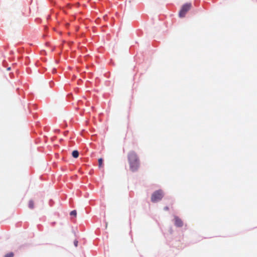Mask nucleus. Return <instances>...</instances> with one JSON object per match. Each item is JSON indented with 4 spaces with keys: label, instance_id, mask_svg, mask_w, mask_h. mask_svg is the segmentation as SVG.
<instances>
[{
    "label": "nucleus",
    "instance_id": "f257e3e1",
    "mask_svg": "<svg viewBox=\"0 0 257 257\" xmlns=\"http://www.w3.org/2000/svg\"><path fill=\"white\" fill-rule=\"evenodd\" d=\"M128 161L132 171H136L140 166V160L137 153L133 151H130L127 155Z\"/></svg>",
    "mask_w": 257,
    "mask_h": 257
},
{
    "label": "nucleus",
    "instance_id": "f03ea898",
    "mask_svg": "<svg viewBox=\"0 0 257 257\" xmlns=\"http://www.w3.org/2000/svg\"><path fill=\"white\" fill-rule=\"evenodd\" d=\"M163 192L161 190L154 192L151 196V201L153 202H156L161 200L163 197Z\"/></svg>",
    "mask_w": 257,
    "mask_h": 257
},
{
    "label": "nucleus",
    "instance_id": "7ed1b4c3",
    "mask_svg": "<svg viewBox=\"0 0 257 257\" xmlns=\"http://www.w3.org/2000/svg\"><path fill=\"white\" fill-rule=\"evenodd\" d=\"M192 7V5L191 3H186L185 4H184L181 10L180 11V12H179V17H181V18H183L184 17H185L186 13L190 10L191 8Z\"/></svg>",
    "mask_w": 257,
    "mask_h": 257
},
{
    "label": "nucleus",
    "instance_id": "20e7f679",
    "mask_svg": "<svg viewBox=\"0 0 257 257\" xmlns=\"http://www.w3.org/2000/svg\"><path fill=\"white\" fill-rule=\"evenodd\" d=\"M175 225L177 227H182L183 225V222L180 218L177 216H175L174 218Z\"/></svg>",
    "mask_w": 257,
    "mask_h": 257
},
{
    "label": "nucleus",
    "instance_id": "39448f33",
    "mask_svg": "<svg viewBox=\"0 0 257 257\" xmlns=\"http://www.w3.org/2000/svg\"><path fill=\"white\" fill-rule=\"evenodd\" d=\"M70 219L71 220H73L75 219L77 216V211L76 210H74L70 212Z\"/></svg>",
    "mask_w": 257,
    "mask_h": 257
},
{
    "label": "nucleus",
    "instance_id": "423d86ee",
    "mask_svg": "<svg viewBox=\"0 0 257 257\" xmlns=\"http://www.w3.org/2000/svg\"><path fill=\"white\" fill-rule=\"evenodd\" d=\"M28 206L30 209H33L34 207V202L32 200H30L28 203Z\"/></svg>",
    "mask_w": 257,
    "mask_h": 257
},
{
    "label": "nucleus",
    "instance_id": "0eeeda50",
    "mask_svg": "<svg viewBox=\"0 0 257 257\" xmlns=\"http://www.w3.org/2000/svg\"><path fill=\"white\" fill-rule=\"evenodd\" d=\"M72 155L74 158H77L79 156V152L76 150L73 151Z\"/></svg>",
    "mask_w": 257,
    "mask_h": 257
},
{
    "label": "nucleus",
    "instance_id": "6e6552de",
    "mask_svg": "<svg viewBox=\"0 0 257 257\" xmlns=\"http://www.w3.org/2000/svg\"><path fill=\"white\" fill-rule=\"evenodd\" d=\"M103 165V159L102 158H100L98 159V166L99 168L102 167Z\"/></svg>",
    "mask_w": 257,
    "mask_h": 257
},
{
    "label": "nucleus",
    "instance_id": "1a4fd4ad",
    "mask_svg": "<svg viewBox=\"0 0 257 257\" xmlns=\"http://www.w3.org/2000/svg\"><path fill=\"white\" fill-rule=\"evenodd\" d=\"M14 254L13 252H11L7 253L4 257H14Z\"/></svg>",
    "mask_w": 257,
    "mask_h": 257
},
{
    "label": "nucleus",
    "instance_id": "9d476101",
    "mask_svg": "<svg viewBox=\"0 0 257 257\" xmlns=\"http://www.w3.org/2000/svg\"><path fill=\"white\" fill-rule=\"evenodd\" d=\"M78 243V242L76 238L74 239V244L75 247H77V246Z\"/></svg>",
    "mask_w": 257,
    "mask_h": 257
},
{
    "label": "nucleus",
    "instance_id": "9b49d317",
    "mask_svg": "<svg viewBox=\"0 0 257 257\" xmlns=\"http://www.w3.org/2000/svg\"><path fill=\"white\" fill-rule=\"evenodd\" d=\"M164 210H166V211L169 210V207H167V206L164 207Z\"/></svg>",
    "mask_w": 257,
    "mask_h": 257
},
{
    "label": "nucleus",
    "instance_id": "f8f14e48",
    "mask_svg": "<svg viewBox=\"0 0 257 257\" xmlns=\"http://www.w3.org/2000/svg\"><path fill=\"white\" fill-rule=\"evenodd\" d=\"M10 69H11V68H10V67H9V68H8V69H8V70H10Z\"/></svg>",
    "mask_w": 257,
    "mask_h": 257
},
{
    "label": "nucleus",
    "instance_id": "ddd939ff",
    "mask_svg": "<svg viewBox=\"0 0 257 257\" xmlns=\"http://www.w3.org/2000/svg\"><path fill=\"white\" fill-rule=\"evenodd\" d=\"M67 25V24L65 23V27Z\"/></svg>",
    "mask_w": 257,
    "mask_h": 257
}]
</instances>
